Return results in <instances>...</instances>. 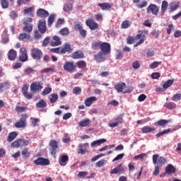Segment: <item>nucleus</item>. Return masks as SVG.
<instances>
[{
    "label": "nucleus",
    "mask_w": 181,
    "mask_h": 181,
    "mask_svg": "<svg viewBox=\"0 0 181 181\" xmlns=\"http://www.w3.org/2000/svg\"><path fill=\"white\" fill-rule=\"evenodd\" d=\"M0 2L3 9H7V8H9V1H8V0H0Z\"/></svg>",
    "instance_id": "52"
},
{
    "label": "nucleus",
    "mask_w": 181,
    "mask_h": 181,
    "mask_svg": "<svg viewBox=\"0 0 181 181\" xmlns=\"http://www.w3.org/2000/svg\"><path fill=\"white\" fill-rule=\"evenodd\" d=\"M90 124V119H85L81 122H79L78 125L80 127H87Z\"/></svg>",
    "instance_id": "55"
},
{
    "label": "nucleus",
    "mask_w": 181,
    "mask_h": 181,
    "mask_svg": "<svg viewBox=\"0 0 181 181\" xmlns=\"http://www.w3.org/2000/svg\"><path fill=\"white\" fill-rule=\"evenodd\" d=\"M74 29L76 32H80V30L83 29V25L81 24V23H75Z\"/></svg>",
    "instance_id": "58"
},
{
    "label": "nucleus",
    "mask_w": 181,
    "mask_h": 181,
    "mask_svg": "<svg viewBox=\"0 0 181 181\" xmlns=\"http://www.w3.org/2000/svg\"><path fill=\"white\" fill-rule=\"evenodd\" d=\"M30 2V0H18L17 6H22V5H28Z\"/></svg>",
    "instance_id": "54"
},
{
    "label": "nucleus",
    "mask_w": 181,
    "mask_h": 181,
    "mask_svg": "<svg viewBox=\"0 0 181 181\" xmlns=\"http://www.w3.org/2000/svg\"><path fill=\"white\" fill-rule=\"evenodd\" d=\"M74 94L78 95V94H81V88L80 87H75L73 89Z\"/></svg>",
    "instance_id": "63"
},
{
    "label": "nucleus",
    "mask_w": 181,
    "mask_h": 181,
    "mask_svg": "<svg viewBox=\"0 0 181 181\" xmlns=\"http://www.w3.org/2000/svg\"><path fill=\"white\" fill-rule=\"evenodd\" d=\"M136 40V37L129 36L127 38V45H132V44L135 43Z\"/></svg>",
    "instance_id": "56"
},
{
    "label": "nucleus",
    "mask_w": 181,
    "mask_h": 181,
    "mask_svg": "<svg viewBox=\"0 0 181 181\" xmlns=\"http://www.w3.org/2000/svg\"><path fill=\"white\" fill-rule=\"evenodd\" d=\"M23 71L25 76H29L30 74H33V73H35V69L31 67H28L25 69Z\"/></svg>",
    "instance_id": "51"
},
{
    "label": "nucleus",
    "mask_w": 181,
    "mask_h": 181,
    "mask_svg": "<svg viewBox=\"0 0 181 181\" xmlns=\"http://www.w3.org/2000/svg\"><path fill=\"white\" fill-rule=\"evenodd\" d=\"M88 143L80 144L78 145L79 151H78V153H81V155H86V152H88V151H87V148H88Z\"/></svg>",
    "instance_id": "24"
},
{
    "label": "nucleus",
    "mask_w": 181,
    "mask_h": 181,
    "mask_svg": "<svg viewBox=\"0 0 181 181\" xmlns=\"http://www.w3.org/2000/svg\"><path fill=\"white\" fill-rule=\"evenodd\" d=\"M104 56H107L103 52H99L98 54L94 55V60L97 62V63H103V62H105V57Z\"/></svg>",
    "instance_id": "22"
},
{
    "label": "nucleus",
    "mask_w": 181,
    "mask_h": 181,
    "mask_svg": "<svg viewBox=\"0 0 181 181\" xmlns=\"http://www.w3.org/2000/svg\"><path fill=\"white\" fill-rule=\"evenodd\" d=\"M169 132H170V129H164L163 132H160L159 133H157L156 136V138H160V136H163V135L169 134Z\"/></svg>",
    "instance_id": "53"
},
{
    "label": "nucleus",
    "mask_w": 181,
    "mask_h": 181,
    "mask_svg": "<svg viewBox=\"0 0 181 181\" xmlns=\"http://www.w3.org/2000/svg\"><path fill=\"white\" fill-rule=\"evenodd\" d=\"M86 23L90 30H97L99 28L98 23H97L94 19H88L86 20Z\"/></svg>",
    "instance_id": "16"
},
{
    "label": "nucleus",
    "mask_w": 181,
    "mask_h": 181,
    "mask_svg": "<svg viewBox=\"0 0 181 181\" xmlns=\"http://www.w3.org/2000/svg\"><path fill=\"white\" fill-rule=\"evenodd\" d=\"M15 110H16V112L21 113V112H25V111H26V110H28V107L16 106Z\"/></svg>",
    "instance_id": "57"
},
{
    "label": "nucleus",
    "mask_w": 181,
    "mask_h": 181,
    "mask_svg": "<svg viewBox=\"0 0 181 181\" xmlns=\"http://www.w3.org/2000/svg\"><path fill=\"white\" fill-rule=\"evenodd\" d=\"M164 107L165 108H168V110H175V108H176V105L173 102H169V103H166Z\"/></svg>",
    "instance_id": "45"
},
{
    "label": "nucleus",
    "mask_w": 181,
    "mask_h": 181,
    "mask_svg": "<svg viewBox=\"0 0 181 181\" xmlns=\"http://www.w3.org/2000/svg\"><path fill=\"white\" fill-rule=\"evenodd\" d=\"M115 122L110 123L109 127L110 128H115V127H118L119 124H123L124 123V118L123 115H120L117 116L116 118L114 119Z\"/></svg>",
    "instance_id": "15"
},
{
    "label": "nucleus",
    "mask_w": 181,
    "mask_h": 181,
    "mask_svg": "<svg viewBox=\"0 0 181 181\" xmlns=\"http://www.w3.org/2000/svg\"><path fill=\"white\" fill-rule=\"evenodd\" d=\"M173 81H175V80L169 79L167 81L164 82L163 85V88H169V87H170L172 84H173Z\"/></svg>",
    "instance_id": "49"
},
{
    "label": "nucleus",
    "mask_w": 181,
    "mask_h": 181,
    "mask_svg": "<svg viewBox=\"0 0 181 181\" xmlns=\"http://www.w3.org/2000/svg\"><path fill=\"white\" fill-rule=\"evenodd\" d=\"M18 136V133L16 132H12L9 133L8 136L7 137L8 142H12Z\"/></svg>",
    "instance_id": "39"
},
{
    "label": "nucleus",
    "mask_w": 181,
    "mask_h": 181,
    "mask_svg": "<svg viewBox=\"0 0 181 181\" xmlns=\"http://www.w3.org/2000/svg\"><path fill=\"white\" fill-rule=\"evenodd\" d=\"M29 141L26 139H19L13 141L11 144L12 148H21L22 146H28Z\"/></svg>",
    "instance_id": "8"
},
{
    "label": "nucleus",
    "mask_w": 181,
    "mask_h": 181,
    "mask_svg": "<svg viewBox=\"0 0 181 181\" xmlns=\"http://www.w3.org/2000/svg\"><path fill=\"white\" fill-rule=\"evenodd\" d=\"M69 163V156L63 155L59 159V163L61 166H66Z\"/></svg>",
    "instance_id": "26"
},
{
    "label": "nucleus",
    "mask_w": 181,
    "mask_h": 181,
    "mask_svg": "<svg viewBox=\"0 0 181 181\" xmlns=\"http://www.w3.org/2000/svg\"><path fill=\"white\" fill-rule=\"evenodd\" d=\"M21 90L22 94L25 97V98H26L27 100H32V98H33V94L28 93V90H29V85L23 84Z\"/></svg>",
    "instance_id": "12"
},
{
    "label": "nucleus",
    "mask_w": 181,
    "mask_h": 181,
    "mask_svg": "<svg viewBox=\"0 0 181 181\" xmlns=\"http://www.w3.org/2000/svg\"><path fill=\"white\" fill-rule=\"evenodd\" d=\"M52 93V88L47 87L42 92V95H47V94H50Z\"/></svg>",
    "instance_id": "60"
},
{
    "label": "nucleus",
    "mask_w": 181,
    "mask_h": 181,
    "mask_svg": "<svg viewBox=\"0 0 181 181\" xmlns=\"http://www.w3.org/2000/svg\"><path fill=\"white\" fill-rule=\"evenodd\" d=\"M114 88L117 93H123V94H129V93H132V89H127L124 91V88H127V83L124 82L117 83L115 85Z\"/></svg>",
    "instance_id": "3"
},
{
    "label": "nucleus",
    "mask_w": 181,
    "mask_h": 181,
    "mask_svg": "<svg viewBox=\"0 0 181 181\" xmlns=\"http://www.w3.org/2000/svg\"><path fill=\"white\" fill-rule=\"evenodd\" d=\"M104 142H107V139H101L99 140H96L91 143V146H95V145H100L101 144H104Z\"/></svg>",
    "instance_id": "48"
},
{
    "label": "nucleus",
    "mask_w": 181,
    "mask_h": 181,
    "mask_svg": "<svg viewBox=\"0 0 181 181\" xmlns=\"http://www.w3.org/2000/svg\"><path fill=\"white\" fill-rule=\"evenodd\" d=\"M59 33L62 36H67L70 33V30L68 28H64L59 30Z\"/></svg>",
    "instance_id": "50"
},
{
    "label": "nucleus",
    "mask_w": 181,
    "mask_h": 181,
    "mask_svg": "<svg viewBox=\"0 0 181 181\" xmlns=\"http://www.w3.org/2000/svg\"><path fill=\"white\" fill-rule=\"evenodd\" d=\"M77 66L74 65V62H66L64 64V70L65 71H68L69 73H73L76 71Z\"/></svg>",
    "instance_id": "9"
},
{
    "label": "nucleus",
    "mask_w": 181,
    "mask_h": 181,
    "mask_svg": "<svg viewBox=\"0 0 181 181\" xmlns=\"http://www.w3.org/2000/svg\"><path fill=\"white\" fill-rule=\"evenodd\" d=\"M124 57V53H122L121 51L117 50L116 52V59L117 60H121Z\"/></svg>",
    "instance_id": "62"
},
{
    "label": "nucleus",
    "mask_w": 181,
    "mask_h": 181,
    "mask_svg": "<svg viewBox=\"0 0 181 181\" xmlns=\"http://www.w3.org/2000/svg\"><path fill=\"white\" fill-rule=\"evenodd\" d=\"M38 30H40V33H41V35H44V33H46V30H47V28H46L45 19H41L39 21Z\"/></svg>",
    "instance_id": "19"
},
{
    "label": "nucleus",
    "mask_w": 181,
    "mask_h": 181,
    "mask_svg": "<svg viewBox=\"0 0 181 181\" xmlns=\"http://www.w3.org/2000/svg\"><path fill=\"white\" fill-rule=\"evenodd\" d=\"M30 40V34H28L27 33H21L18 36V40Z\"/></svg>",
    "instance_id": "37"
},
{
    "label": "nucleus",
    "mask_w": 181,
    "mask_h": 181,
    "mask_svg": "<svg viewBox=\"0 0 181 181\" xmlns=\"http://www.w3.org/2000/svg\"><path fill=\"white\" fill-rule=\"evenodd\" d=\"M132 23L131 21H128V20H125L124 21L122 24H121V28L122 29H128V28H129V26H131Z\"/></svg>",
    "instance_id": "44"
},
{
    "label": "nucleus",
    "mask_w": 181,
    "mask_h": 181,
    "mask_svg": "<svg viewBox=\"0 0 181 181\" xmlns=\"http://www.w3.org/2000/svg\"><path fill=\"white\" fill-rule=\"evenodd\" d=\"M52 39L53 40L49 42L50 46L56 47L60 46V45H62V40L59 36L54 35L53 36Z\"/></svg>",
    "instance_id": "25"
},
{
    "label": "nucleus",
    "mask_w": 181,
    "mask_h": 181,
    "mask_svg": "<svg viewBox=\"0 0 181 181\" xmlns=\"http://www.w3.org/2000/svg\"><path fill=\"white\" fill-rule=\"evenodd\" d=\"M29 57L28 56V49L25 47H22L20 49V55L18 57L19 62H22V63H25V62H28Z\"/></svg>",
    "instance_id": "7"
},
{
    "label": "nucleus",
    "mask_w": 181,
    "mask_h": 181,
    "mask_svg": "<svg viewBox=\"0 0 181 181\" xmlns=\"http://www.w3.org/2000/svg\"><path fill=\"white\" fill-rule=\"evenodd\" d=\"M34 163L35 165H37V166H47L50 165V161L47 158L39 157L38 158L34 160Z\"/></svg>",
    "instance_id": "10"
},
{
    "label": "nucleus",
    "mask_w": 181,
    "mask_h": 181,
    "mask_svg": "<svg viewBox=\"0 0 181 181\" xmlns=\"http://www.w3.org/2000/svg\"><path fill=\"white\" fill-rule=\"evenodd\" d=\"M59 100V95L57 93H52L49 95V102L51 104H54Z\"/></svg>",
    "instance_id": "40"
},
{
    "label": "nucleus",
    "mask_w": 181,
    "mask_h": 181,
    "mask_svg": "<svg viewBox=\"0 0 181 181\" xmlns=\"http://www.w3.org/2000/svg\"><path fill=\"white\" fill-rule=\"evenodd\" d=\"M148 32L146 30H139L138 34L135 36L136 40H139L134 45V47H138L139 45H142L146 39V34Z\"/></svg>",
    "instance_id": "2"
},
{
    "label": "nucleus",
    "mask_w": 181,
    "mask_h": 181,
    "mask_svg": "<svg viewBox=\"0 0 181 181\" xmlns=\"http://www.w3.org/2000/svg\"><path fill=\"white\" fill-rule=\"evenodd\" d=\"M100 50L102 53H104L106 56L111 53V45L108 42H101Z\"/></svg>",
    "instance_id": "11"
},
{
    "label": "nucleus",
    "mask_w": 181,
    "mask_h": 181,
    "mask_svg": "<svg viewBox=\"0 0 181 181\" xmlns=\"http://www.w3.org/2000/svg\"><path fill=\"white\" fill-rule=\"evenodd\" d=\"M50 13H49V11H46L44 8H38L36 11V16L37 18H47L49 16Z\"/></svg>",
    "instance_id": "21"
},
{
    "label": "nucleus",
    "mask_w": 181,
    "mask_h": 181,
    "mask_svg": "<svg viewBox=\"0 0 181 181\" xmlns=\"http://www.w3.org/2000/svg\"><path fill=\"white\" fill-rule=\"evenodd\" d=\"M146 12L156 16L159 13V7L156 4H150L146 8Z\"/></svg>",
    "instance_id": "14"
},
{
    "label": "nucleus",
    "mask_w": 181,
    "mask_h": 181,
    "mask_svg": "<svg viewBox=\"0 0 181 181\" xmlns=\"http://www.w3.org/2000/svg\"><path fill=\"white\" fill-rule=\"evenodd\" d=\"M18 52L13 49H10L7 54V57L11 62H15V60H16Z\"/></svg>",
    "instance_id": "23"
},
{
    "label": "nucleus",
    "mask_w": 181,
    "mask_h": 181,
    "mask_svg": "<svg viewBox=\"0 0 181 181\" xmlns=\"http://www.w3.org/2000/svg\"><path fill=\"white\" fill-rule=\"evenodd\" d=\"M21 155H22L23 158H25V159L28 158H30V151H29V148H25L21 151Z\"/></svg>",
    "instance_id": "38"
},
{
    "label": "nucleus",
    "mask_w": 181,
    "mask_h": 181,
    "mask_svg": "<svg viewBox=\"0 0 181 181\" xmlns=\"http://www.w3.org/2000/svg\"><path fill=\"white\" fill-rule=\"evenodd\" d=\"M101 41H95L93 42H92L91 44V47L93 50H96L98 51L100 50V49H101Z\"/></svg>",
    "instance_id": "32"
},
{
    "label": "nucleus",
    "mask_w": 181,
    "mask_h": 181,
    "mask_svg": "<svg viewBox=\"0 0 181 181\" xmlns=\"http://www.w3.org/2000/svg\"><path fill=\"white\" fill-rule=\"evenodd\" d=\"M54 21H56V14H50L47 19V25L49 28H52V25L54 23Z\"/></svg>",
    "instance_id": "29"
},
{
    "label": "nucleus",
    "mask_w": 181,
    "mask_h": 181,
    "mask_svg": "<svg viewBox=\"0 0 181 181\" xmlns=\"http://www.w3.org/2000/svg\"><path fill=\"white\" fill-rule=\"evenodd\" d=\"M94 101H97V98L95 96L88 98L85 100V105H86V107H90Z\"/></svg>",
    "instance_id": "30"
},
{
    "label": "nucleus",
    "mask_w": 181,
    "mask_h": 181,
    "mask_svg": "<svg viewBox=\"0 0 181 181\" xmlns=\"http://www.w3.org/2000/svg\"><path fill=\"white\" fill-rule=\"evenodd\" d=\"M36 107H37V108H45L47 107V103L46 101H45V100L41 99L38 103H36Z\"/></svg>",
    "instance_id": "41"
},
{
    "label": "nucleus",
    "mask_w": 181,
    "mask_h": 181,
    "mask_svg": "<svg viewBox=\"0 0 181 181\" xmlns=\"http://www.w3.org/2000/svg\"><path fill=\"white\" fill-rule=\"evenodd\" d=\"M168 6H169V3H168L165 0L162 1L161 15H165V12H166V11H168Z\"/></svg>",
    "instance_id": "34"
},
{
    "label": "nucleus",
    "mask_w": 181,
    "mask_h": 181,
    "mask_svg": "<svg viewBox=\"0 0 181 181\" xmlns=\"http://www.w3.org/2000/svg\"><path fill=\"white\" fill-rule=\"evenodd\" d=\"M177 8H179V3L172 2L171 4H170L169 12L170 13L175 12V11L177 9Z\"/></svg>",
    "instance_id": "36"
},
{
    "label": "nucleus",
    "mask_w": 181,
    "mask_h": 181,
    "mask_svg": "<svg viewBox=\"0 0 181 181\" xmlns=\"http://www.w3.org/2000/svg\"><path fill=\"white\" fill-rule=\"evenodd\" d=\"M30 119H31V127H33L34 128L35 127H39V124H37V122H40V119L31 117Z\"/></svg>",
    "instance_id": "47"
},
{
    "label": "nucleus",
    "mask_w": 181,
    "mask_h": 181,
    "mask_svg": "<svg viewBox=\"0 0 181 181\" xmlns=\"http://www.w3.org/2000/svg\"><path fill=\"white\" fill-rule=\"evenodd\" d=\"M153 165H156L157 163V166L162 168V166L166 163V159L163 157H159V155L158 154H154L153 156Z\"/></svg>",
    "instance_id": "6"
},
{
    "label": "nucleus",
    "mask_w": 181,
    "mask_h": 181,
    "mask_svg": "<svg viewBox=\"0 0 181 181\" xmlns=\"http://www.w3.org/2000/svg\"><path fill=\"white\" fill-rule=\"evenodd\" d=\"M31 57L34 60H40L43 57V52L39 48L31 49Z\"/></svg>",
    "instance_id": "5"
},
{
    "label": "nucleus",
    "mask_w": 181,
    "mask_h": 181,
    "mask_svg": "<svg viewBox=\"0 0 181 181\" xmlns=\"http://www.w3.org/2000/svg\"><path fill=\"white\" fill-rule=\"evenodd\" d=\"M125 168H124V164L120 163L116 168H115L112 171H110V175H122L124 173Z\"/></svg>",
    "instance_id": "13"
},
{
    "label": "nucleus",
    "mask_w": 181,
    "mask_h": 181,
    "mask_svg": "<svg viewBox=\"0 0 181 181\" xmlns=\"http://www.w3.org/2000/svg\"><path fill=\"white\" fill-rule=\"evenodd\" d=\"M35 11V6L26 8L23 10L24 15H32V12Z\"/></svg>",
    "instance_id": "46"
},
{
    "label": "nucleus",
    "mask_w": 181,
    "mask_h": 181,
    "mask_svg": "<svg viewBox=\"0 0 181 181\" xmlns=\"http://www.w3.org/2000/svg\"><path fill=\"white\" fill-rule=\"evenodd\" d=\"M61 47V54H66V53H71L73 52V48L71 45L67 42H66Z\"/></svg>",
    "instance_id": "20"
},
{
    "label": "nucleus",
    "mask_w": 181,
    "mask_h": 181,
    "mask_svg": "<svg viewBox=\"0 0 181 181\" xmlns=\"http://www.w3.org/2000/svg\"><path fill=\"white\" fill-rule=\"evenodd\" d=\"M172 173H176V168L172 164H168L165 168V174L172 175Z\"/></svg>",
    "instance_id": "27"
},
{
    "label": "nucleus",
    "mask_w": 181,
    "mask_h": 181,
    "mask_svg": "<svg viewBox=\"0 0 181 181\" xmlns=\"http://www.w3.org/2000/svg\"><path fill=\"white\" fill-rule=\"evenodd\" d=\"M76 66H77V67L81 70H86L87 68V63H86L84 60H81L76 62Z\"/></svg>",
    "instance_id": "35"
},
{
    "label": "nucleus",
    "mask_w": 181,
    "mask_h": 181,
    "mask_svg": "<svg viewBox=\"0 0 181 181\" xmlns=\"http://www.w3.org/2000/svg\"><path fill=\"white\" fill-rule=\"evenodd\" d=\"M63 10L64 12H70V11H73V4L71 3L64 4Z\"/></svg>",
    "instance_id": "43"
},
{
    "label": "nucleus",
    "mask_w": 181,
    "mask_h": 181,
    "mask_svg": "<svg viewBox=\"0 0 181 181\" xmlns=\"http://www.w3.org/2000/svg\"><path fill=\"white\" fill-rule=\"evenodd\" d=\"M10 17L11 18V19H16V18H18V12L13 11L10 13Z\"/></svg>",
    "instance_id": "64"
},
{
    "label": "nucleus",
    "mask_w": 181,
    "mask_h": 181,
    "mask_svg": "<svg viewBox=\"0 0 181 181\" xmlns=\"http://www.w3.org/2000/svg\"><path fill=\"white\" fill-rule=\"evenodd\" d=\"M61 25H64V18H59L55 24V28H60Z\"/></svg>",
    "instance_id": "61"
},
{
    "label": "nucleus",
    "mask_w": 181,
    "mask_h": 181,
    "mask_svg": "<svg viewBox=\"0 0 181 181\" xmlns=\"http://www.w3.org/2000/svg\"><path fill=\"white\" fill-rule=\"evenodd\" d=\"M28 117L27 114L21 115L20 119L14 124L16 128H26V121Z\"/></svg>",
    "instance_id": "4"
},
{
    "label": "nucleus",
    "mask_w": 181,
    "mask_h": 181,
    "mask_svg": "<svg viewBox=\"0 0 181 181\" xmlns=\"http://www.w3.org/2000/svg\"><path fill=\"white\" fill-rule=\"evenodd\" d=\"M42 88H43V86L40 85L39 81L33 82L30 85V91L33 93H39Z\"/></svg>",
    "instance_id": "17"
},
{
    "label": "nucleus",
    "mask_w": 181,
    "mask_h": 181,
    "mask_svg": "<svg viewBox=\"0 0 181 181\" xmlns=\"http://www.w3.org/2000/svg\"><path fill=\"white\" fill-rule=\"evenodd\" d=\"M98 5L101 8L102 11H109V9H111V4L110 3H99Z\"/></svg>",
    "instance_id": "33"
},
{
    "label": "nucleus",
    "mask_w": 181,
    "mask_h": 181,
    "mask_svg": "<svg viewBox=\"0 0 181 181\" xmlns=\"http://www.w3.org/2000/svg\"><path fill=\"white\" fill-rule=\"evenodd\" d=\"M32 22H33V19L32 18H25L23 20L24 26L23 27V30L28 35H30V33H32V30H33V24Z\"/></svg>",
    "instance_id": "1"
},
{
    "label": "nucleus",
    "mask_w": 181,
    "mask_h": 181,
    "mask_svg": "<svg viewBox=\"0 0 181 181\" xmlns=\"http://www.w3.org/2000/svg\"><path fill=\"white\" fill-rule=\"evenodd\" d=\"M141 131L142 134H149V132H155V131H156V128L144 126L141 129Z\"/></svg>",
    "instance_id": "28"
},
{
    "label": "nucleus",
    "mask_w": 181,
    "mask_h": 181,
    "mask_svg": "<svg viewBox=\"0 0 181 181\" xmlns=\"http://www.w3.org/2000/svg\"><path fill=\"white\" fill-rule=\"evenodd\" d=\"M49 146L51 148V155H55L57 153V150L59 149V144L57 143V141L51 140L49 141Z\"/></svg>",
    "instance_id": "18"
},
{
    "label": "nucleus",
    "mask_w": 181,
    "mask_h": 181,
    "mask_svg": "<svg viewBox=\"0 0 181 181\" xmlns=\"http://www.w3.org/2000/svg\"><path fill=\"white\" fill-rule=\"evenodd\" d=\"M169 122V121L166 120V119H160L156 122L154 123V125H158V127H166V125H168V123Z\"/></svg>",
    "instance_id": "42"
},
{
    "label": "nucleus",
    "mask_w": 181,
    "mask_h": 181,
    "mask_svg": "<svg viewBox=\"0 0 181 181\" xmlns=\"http://www.w3.org/2000/svg\"><path fill=\"white\" fill-rule=\"evenodd\" d=\"M72 59H84V53L82 51H76L72 54Z\"/></svg>",
    "instance_id": "31"
},
{
    "label": "nucleus",
    "mask_w": 181,
    "mask_h": 181,
    "mask_svg": "<svg viewBox=\"0 0 181 181\" xmlns=\"http://www.w3.org/2000/svg\"><path fill=\"white\" fill-rule=\"evenodd\" d=\"M172 101H180L181 93H176L171 98Z\"/></svg>",
    "instance_id": "59"
}]
</instances>
